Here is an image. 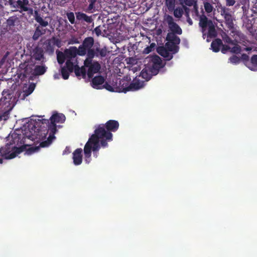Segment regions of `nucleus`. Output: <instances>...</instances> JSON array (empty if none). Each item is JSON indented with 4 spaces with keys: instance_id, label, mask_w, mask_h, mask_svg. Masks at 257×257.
<instances>
[{
    "instance_id": "nucleus-12",
    "label": "nucleus",
    "mask_w": 257,
    "mask_h": 257,
    "mask_svg": "<svg viewBox=\"0 0 257 257\" xmlns=\"http://www.w3.org/2000/svg\"><path fill=\"white\" fill-rule=\"evenodd\" d=\"M54 139L48 137L46 141L42 142L39 146L29 147L26 150V153L28 155H31L35 152H38L40 148H44L48 147L52 142Z\"/></svg>"
},
{
    "instance_id": "nucleus-27",
    "label": "nucleus",
    "mask_w": 257,
    "mask_h": 257,
    "mask_svg": "<svg viewBox=\"0 0 257 257\" xmlns=\"http://www.w3.org/2000/svg\"><path fill=\"white\" fill-rule=\"evenodd\" d=\"M179 1L186 13H188L189 9L186 6L191 7L196 4L195 0H179Z\"/></svg>"
},
{
    "instance_id": "nucleus-51",
    "label": "nucleus",
    "mask_w": 257,
    "mask_h": 257,
    "mask_svg": "<svg viewBox=\"0 0 257 257\" xmlns=\"http://www.w3.org/2000/svg\"><path fill=\"white\" fill-rule=\"evenodd\" d=\"M221 52L223 54H225L226 53V52L227 51H230V47H229V46L228 45H223L222 44V45L221 46Z\"/></svg>"
},
{
    "instance_id": "nucleus-56",
    "label": "nucleus",
    "mask_w": 257,
    "mask_h": 257,
    "mask_svg": "<svg viewBox=\"0 0 257 257\" xmlns=\"http://www.w3.org/2000/svg\"><path fill=\"white\" fill-rule=\"evenodd\" d=\"M91 155H84V159L86 163L89 164L91 160Z\"/></svg>"
},
{
    "instance_id": "nucleus-54",
    "label": "nucleus",
    "mask_w": 257,
    "mask_h": 257,
    "mask_svg": "<svg viewBox=\"0 0 257 257\" xmlns=\"http://www.w3.org/2000/svg\"><path fill=\"white\" fill-rule=\"evenodd\" d=\"M227 6H232L235 3V0H225Z\"/></svg>"
},
{
    "instance_id": "nucleus-48",
    "label": "nucleus",
    "mask_w": 257,
    "mask_h": 257,
    "mask_svg": "<svg viewBox=\"0 0 257 257\" xmlns=\"http://www.w3.org/2000/svg\"><path fill=\"white\" fill-rule=\"evenodd\" d=\"M8 90H4L3 92H2V97L0 99V101H3V102H7L8 101L6 100V99H7V96L8 95L9 96V98H10V94L8 93Z\"/></svg>"
},
{
    "instance_id": "nucleus-5",
    "label": "nucleus",
    "mask_w": 257,
    "mask_h": 257,
    "mask_svg": "<svg viewBox=\"0 0 257 257\" xmlns=\"http://www.w3.org/2000/svg\"><path fill=\"white\" fill-rule=\"evenodd\" d=\"M34 16L36 21L39 23V25L36 27L34 33L33 35L32 38L34 41L38 40L40 36L44 35L46 32V30L44 28L48 26V22L44 20L41 17L40 14L38 13V11L34 12Z\"/></svg>"
},
{
    "instance_id": "nucleus-13",
    "label": "nucleus",
    "mask_w": 257,
    "mask_h": 257,
    "mask_svg": "<svg viewBox=\"0 0 257 257\" xmlns=\"http://www.w3.org/2000/svg\"><path fill=\"white\" fill-rule=\"evenodd\" d=\"M18 18L16 16H12L7 20V29L12 32H16L18 30L17 27L19 24Z\"/></svg>"
},
{
    "instance_id": "nucleus-57",
    "label": "nucleus",
    "mask_w": 257,
    "mask_h": 257,
    "mask_svg": "<svg viewBox=\"0 0 257 257\" xmlns=\"http://www.w3.org/2000/svg\"><path fill=\"white\" fill-rule=\"evenodd\" d=\"M241 59L244 61H248L249 60V57L246 54H242L241 55Z\"/></svg>"
},
{
    "instance_id": "nucleus-33",
    "label": "nucleus",
    "mask_w": 257,
    "mask_h": 257,
    "mask_svg": "<svg viewBox=\"0 0 257 257\" xmlns=\"http://www.w3.org/2000/svg\"><path fill=\"white\" fill-rule=\"evenodd\" d=\"M250 62L252 66L248 67L251 70H255V68H257V55H253L250 59Z\"/></svg>"
},
{
    "instance_id": "nucleus-32",
    "label": "nucleus",
    "mask_w": 257,
    "mask_h": 257,
    "mask_svg": "<svg viewBox=\"0 0 257 257\" xmlns=\"http://www.w3.org/2000/svg\"><path fill=\"white\" fill-rule=\"evenodd\" d=\"M173 10H174V15L176 18H180L182 17L184 10L183 8H174Z\"/></svg>"
},
{
    "instance_id": "nucleus-6",
    "label": "nucleus",
    "mask_w": 257,
    "mask_h": 257,
    "mask_svg": "<svg viewBox=\"0 0 257 257\" xmlns=\"http://www.w3.org/2000/svg\"><path fill=\"white\" fill-rule=\"evenodd\" d=\"M177 35L174 33H168L166 38L167 42L165 46L172 51L173 54L177 53L179 50L178 45L180 43L181 40Z\"/></svg>"
},
{
    "instance_id": "nucleus-64",
    "label": "nucleus",
    "mask_w": 257,
    "mask_h": 257,
    "mask_svg": "<svg viewBox=\"0 0 257 257\" xmlns=\"http://www.w3.org/2000/svg\"><path fill=\"white\" fill-rule=\"evenodd\" d=\"M3 163V159L0 158V164Z\"/></svg>"
},
{
    "instance_id": "nucleus-11",
    "label": "nucleus",
    "mask_w": 257,
    "mask_h": 257,
    "mask_svg": "<svg viewBox=\"0 0 257 257\" xmlns=\"http://www.w3.org/2000/svg\"><path fill=\"white\" fill-rule=\"evenodd\" d=\"M94 44V39L91 37L86 38L82 44L79 46V52L81 56H84L86 54L87 50L91 48Z\"/></svg>"
},
{
    "instance_id": "nucleus-39",
    "label": "nucleus",
    "mask_w": 257,
    "mask_h": 257,
    "mask_svg": "<svg viewBox=\"0 0 257 257\" xmlns=\"http://www.w3.org/2000/svg\"><path fill=\"white\" fill-rule=\"evenodd\" d=\"M96 54L98 55V57L99 56L104 57L106 55V50L105 48H101L97 47L96 48Z\"/></svg>"
},
{
    "instance_id": "nucleus-62",
    "label": "nucleus",
    "mask_w": 257,
    "mask_h": 257,
    "mask_svg": "<svg viewBox=\"0 0 257 257\" xmlns=\"http://www.w3.org/2000/svg\"><path fill=\"white\" fill-rule=\"evenodd\" d=\"M3 116H4V115H0V121H1V120H2V119H3Z\"/></svg>"
},
{
    "instance_id": "nucleus-3",
    "label": "nucleus",
    "mask_w": 257,
    "mask_h": 257,
    "mask_svg": "<svg viewBox=\"0 0 257 257\" xmlns=\"http://www.w3.org/2000/svg\"><path fill=\"white\" fill-rule=\"evenodd\" d=\"M8 2L10 7L14 9V12H26L29 16L34 14V11L29 0H9Z\"/></svg>"
},
{
    "instance_id": "nucleus-40",
    "label": "nucleus",
    "mask_w": 257,
    "mask_h": 257,
    "mask_svg": "<svg viewBox=\"0 0 257 257\" xmlns=\"http://www.w3.org/2000/svg\"><path fill=\"white\" fill-rule=\"evenodd\" d=\"M70 73V72L69 71V70H68L65 67H63L61 68V74L62 78L66 80L68 79Z\"/></svg>"
},
{
    "instance_id": "nucleus-34",
    "label": "nucleus",
    "mask_w": 257,
    "mask_h": 257,
    "mask_svg": "<svg viewBox=\"0 0 257 257\" xmlns=\"http://www.w3.org/2000/svg\"><path fill=\"white\" fill-rule=\"evenodd\" d=\"M222 38L223 41L225 43L234 45L235 42L234 40H232L226 33H224L222 35Z\"/></svg>"
},
{
    "instance_id": "nucleus-61",
    "label": "nucleus",
    "mask_w": 257,
    "mask_h": 257,
    "mask_svg": "<svg viewBox=\"0 0 257 257\" xmlns=\"http://www.w3.org/2000/svg\"><path fill=\"white\" fill-rule=\"evenodd\" d=\"M58 74H55V75H54V78H55V79H57V78H58L59 77H58Z\"/></svg>"
},
{
    "instance_id": "nucleus-31",
    "label": "nucleus",
    "mask_w": 257,
    "mask_h": 257,
    "mask_svg": "<svg viewBox=\"0 0 257 257\" xmlns=\"http://www.w3.org/2000/svg\"><path fill=\"white\" fill-rule=\"evenodd\" d=\"M93 140V138H89L88 142L86 143L84 148V155H91L92 146H91V140Z\"/></svg>"
},
{
    "instance_id": "nucleus-1",
    "label": "nucleus",
    "mask_w": 257,
    "mask_h": 257,
    "mask_svg": "<svg viewBox=\"0 0 257 257\" xmlns=\"http://www.w3.org/2000/svg\"><path fill=\"white\" fill-rule=\"evenodd\" d=\"M29 129L35 139L45 138L48 132H50L49 137L55 139V134L57 131L56 124L50 122L48 119H38L34 124L32 122L29 124Z\"/></svg>"
},
{
    "instance_id": "nucleus-50",
    "label": "nucleus",
    "mask_w": 257,
    "mask_h": 257,
    "mask_svg": "<svg viewBox=\"0 0 257 257\" xmlns=\"http://www.w3.org/2000/svg\"><path fill=\"white\" fill-rule=\"evenodd\" d=\"M93 58H90L88 57H87V58L85 60L84 62V67H89L91 65L93 64V62H92Z\"/></svg>"
},
{
    "instance_id": "nucleus-22",
    "label": "nucleus",
    "mask_w": 257,
    "mask_h": 257,
    "mask_svg": "<svg viewBox=\"0 0 257 257\" xmlns=\"http://www.w3.org/2000/svg\"><path fill=\"white\" fill-rule=\"evenodd\" d=\"M78 65V61L77 59L70 60L67 59L65 63L66 68L69 70L70 72L75 71V66Z\"/></svg>"
},
{
    "instance_id": "nucleus-25",
    "label": "nucleus",
    "mask_w": 257,
    "mask_h": 257,
    "mask_svg": "<svg viewBox=\"0 0 257 257\" xmlns=\"http://www.w3.org/2000/svg\"><path fill=\"white\" fill-rule=\"evenodd\" d=\"M45 49L46 52L53 53L54 51L55 44L51 39L47 40L44 43Z\"/></svg>"
},
{
    "instance_id": "nucleus-14",
    "label": "nucleus",
    "mask_w": 257,
    "mask_h": 257,
    "mask_svg": "<svg viewBox=\"0 0 257 257\" xmlns=\"http://www.w3.org/2000/svg\"><path fill=\"white\" fill-rule=\"evenodd\" d=\"M64 53L67 59L75 60L77 59L76 58L77 55L81 56L79 48L77 49L75 46L70 47L68 49H65Z\"/></svg>"
},
{
    "instance_id": "nucleus-8",
    "label": "nucleus",
    "mask_w": 257,
    "mask_h": 257,
    "mask_svg": "<svg viewBox=\"0 0 257 257\" xmlns=\"http://www.w3.org/2000/svg\"><path fill=\"white\" fill-rule=\"evenodd\" d=\"M219 12L221 15L223 17L227 28L230 30H233L234 28V26L230 9L224 6H221L219 7Z\"/></svg>"
},
{
    "instance_id": "nucleus-47",
    "label": "nucleus",
    "mask_w": 257,
    "mask_h": 257,
    "mask_svg": "<svg viewBox=\"0 0 257 257\" xmlns=\"http://www.w3.org/2000/svg\"><path fill=\"white\" fill-rule=\"evenodd\" d=\"M89 5L87 9L86 12H92V10L94 9L95 8V4L96 2V0H89Z\"/></svg>"
},
{
    "instance_id": "nucleus-16",
    "label": "nucleus",
    "mask_w": 257,
    "mask_h": 257,
    "mask_svg": "<svg viewBox=\"0 0 257 257\" xmlns=\"http://www.w3.org/2000/svg\"><path fill=\"white\" fill-rule=\"evenodd\" d=\"M73 161L75 165H80L82 162V149L78 148L75 150L73 153Z\"/></svg>"
},
{
    "instance_id": "nucleus-28",
    "label": "nucleus",
    "mask_w": 257,
    "mask_h": 257,
    "mask_svg": "<svg viewBox=\"0 0 257 257\" xmlns=\"http://www.w3.org/2000/svg\"><path fill=\"white\" fill-rule=\"evenodd\" d=\"M141 87L142 86L139 82H132L128 87L123 88L122 92L126 93L130 90H137L140 89Z\"/></svg>"
},
{
    "instance_id": "nucleus-53",
    "label": "nucleus",
    "mask_w": 257,
    "mask_h": 257,
    "mask_svg": "<svg viewBox=\"0 0 257 257\" xmlns=\"http://www.w3.org/2000/svg\"><path fill=\"white\" fill-rule=\"evenodd\" d=\"M94 32L95 33V34L97 36H99L100 35H101V29L100 28V27L98 26V27H96L94 30Z\"/></svg>"
},
{
    "instance_id": "nucleus-59",
    "label": "nucleus",
    "mask_w": 257,
    "mask_h": 257,
    "mask_svg": "<svg viewBox=\"0 0 257 257\" xmlns=\"http://www.w3.org/2000/svg\"><path fill=\"white\" fill-rule=\"evenodd\" d=\"M251 49L252 48L251 47H246L244 48V50L246 51H250Z\"/></svg>"
},
{
    "instance_id": "nucleus-58",
    "label": "nucleus",
    "mask_w": 257,
    "mask_h": 257,
    "mask_svg": "<svg viewBox=\"0 0 257 257\" xmlns=\"http://www.w3.org/2000/svg\"><path fill=\"white\" fill-rule=\"evenodd\" d=\"M147 73L146 72V70L145 69H143L141 72V75H142V77H143L144 78H147Z\"/></svg>"
},
{
    "instance_id": "nucleus-46",
    "label": "nucleus",
    "mask_w": 257,
    "mask_h": 257,
    "mask_svg": "<svg viewBox=\"0 0 257 257\" xmlns=\"http://www.w3.org/2000/svg\"><path fill=\"white\" fill-rule=\"evenodd\" d=\"M155 46V43H152L150 46L147 47L146 48L144 49L143 50V53L145 54H148L151 52L153 50L154 48V47Z\"/></svg>"
},
{
    "instance_id": "nucleus-52",
    "label": "nucleus",
    "mask_w": 257,
    "mask_h": 257,
    "mask_svg": "<svg viewBox=\"0 0 257 257\" xmlns=\"http://www.w3.org/2000/svg\"><path fill=\"white\" fill-rule=\"evenodd\" d=\"M104 87L107 90L109 91H113L114 89L112 86H111L110 84H108L107 83H105L104 85Z\"/></svg>"
},
{
    "instance_id": "nucleus-19",
    "label": "nucleus",
    "mask_w": 257,
    "mask_h": 257,
    "mask_svg": "<svg viewBox=\"0 0 257 257\" xmlns=\"http://www.w3.org/2000/svg\"><path fill=\"white\" fill-rule=\"evenodd\" d=\"M210 21H212L210 20H208V18L206 17V16L204 15H202L200 16L199 25L202 28V33H204L206 30L207 27H208L209 25H210Z\"/></svg>"
},
{
    "instance_id": "nucleus-20",
    "label": "nucleus",
    "mask_w": 257,
    "mask_h": 257,
    "mask_svg": "<svg viewBox=\"0 0 257 257\" xmlns=\"http://www.w3.org/2000/svg\"><path fill=\"white\" fill-rule=\"evenodd\" d=\"M104 81L105 80L103 76L101 75L95 76L92 79V86L94 88L98 89L99 85L104 83Z\"/></svg>"
},
{
    "instance_id": "nucleus-43",
    "label": "nucleus",
    "mask_w": 257,
    "mask_h": 257,
    "mask_svg": "<svg viewBox=\"0 0 257 257\" xmlns=\"http://www.w3.org/2000/svg\"><path fill=\"white\" fill-rule=\"evenodd\" d=\"M32 70L30 68V67L27 66L24 70L23 73L22 74L23 75V77L22 79L27 78L29 76L30 73L32 72Z\"/></svg>"
},
{
    "instance_id": "nucleus-44",
    "label": "nucleus",
    "mask_w": 257,
    "mask_h": 257,
    "mask_svg": "<svg viewBox=\"0 0 257 257\" xmlns=\"http://www.w3.org/2000/svg\"><path fill=\"white\" fill-rule=\"evenodd\" d=\"M67 17L71 24L75 23V16L73 12H68L66 14Z\"/></svg>"
},
{
    "instance_id": "nucleus-55",
    "label": "nucleus",
    "mask_w": 257,
    "mask_h": 257,
    "mask_svg": "<svg viewBox=\"0 0 257 257\" xmlns=\"http://www.w3.org/2000/svg\"><path fill=\"white\" fill-rule=\"evenodd\" d=\"M51 40L53 41V43L55 44V46L57 45L58 47H60V41L58 39L53 37Z\"/></svg>"
},
{
    "instance_id": "nucleus-21",
    "label": "nucleus",
    "mask_w": 257,
    "mask_h": 257,
    "mask_svg": "<svg viewBox=\"0 0 257 257\" xmlns=\"http://www.w3.org/2000/svg\"><path fill=\"white\" fill-rule=\"evenodd\" d=\"M76 14V17L77 20L79 21H84L87 23H91L93 22V19L91 16H88L86 14L82 12H77Z\"/></svg>"
},
{
    "instance_id": "nucleus-29",
    "label": "nucleus",
    "mask_w": 257,
    "mask_h": 257,
    "mask_svg": "<svg viewBox=\"0 0 257 257\" xmlns=\"http://www.w3.org/2000/svg\"><path fill=\"white\" fill-rule=\"evenodd\" d=\"M33 58L36 60L40 61L44 58L43 50L41 48H36L34 50Z\"/></svg>"
},
{
    "instance_id": "nucleus-63",
    "label": "nucleus",
    "mask_w": 257,
    "mask_h": 257,
    "mask_svg": "<svg viewBox=\"0 0 257 257\" xmlns=\"http://www.w3.org/2000/svg\"><path fill=\"white\" fill-rule=\"evenodd\" d=\"M55 0H49L50 3L55 2Z\"/></svg>"
},
{
    "instance_id": "nucleus-35",
    "label": "nucleus",
    "mask_w": 257,
    "mask_h": 257,
    "mask_svg": "<svg viewBox=\"0 0 257 257\" xmlns=\"http://www.w3.org/2000/svg\"><path fill=\"white\" fill-rule=\"evenodd\" d=\"M176 0H165V4L169 11H172L175 8Z\"/></svg>"
},
{
    "instance_id": "nucleus-38",
    "label": "nucleus",
    "mask_w": 257,
    "mask_h": 257,
    "mask_svg": "<svg viewBox=\"0 0 257 257\" xmlns=\"http://www.w3.org/2000/svg\"><path fill=\"white\" fill-rule=\"evenodd\" d=\"M234 46L232 48H230V52L232 53L239 54L241 52V47L240 46L236 44V41L235 42Z\"/></svg>"
},
{
    "instance_id": "nucleus-7",
    "label": "nucleus",
    "mask_w": 257,
    "mask_h": 257,
    "mask_svg": "<svg viewBox=\"0 0 257 257\" xmlns=\"http://www.w3.org/2000/svg\"><path fill=\"white\" fill-rule=\"evenodd\" d=\"M105 132L103 130L101 131L99 129H95L94 133L92 135L90 138H93L91 140L92 150L93 152L98 151L100 149L101 144H99V141L101 142V140H103L104 138L102 137L105 135Z\"/></svg>"
},
{
    "instance_id": "nucleus-37",
    "label": "nucleus",
    "mask_w": 257,
    "mask_h": 257,
    "mask_svg": "<svg viewBox=\"0 0 257 257\" xmlns=\"http://www.w3.org/2000/svg\"><path fill=\"white\" fill-rule=\"evenodd\" d=\"M65 60H67V58L65 56L64 53H63L62 52H59V53L57 54L58 62L59 64H62L65 62Z\"/></svg>"
},
{
    "instance_id": "nucleus-36",
    "label": "nucleus",
    "mask_w": 257,
    "mask_h": 257,
    "mask_svg": "<svg viewBox=\"0 0 257 257\" xmlns=\"http://www.w3.org/2000/svg\"><path fill=\"white\" fill-rule=\"evenodd\" d=\"M86 54H87V57L90 58H93L95 56L98 57V55L96 54V49L92 48L87 50Z\"/></svg>"
},
{
    "instance_id": "nucleus-9",
    "label": "nucleus",
    "mask_w": 257,
    "mask_h": 257,
    "mask_svg": "<svg viewBox=\"0 0 257 257\" xmlns=\"http://www.w3.org/2000/svg\"><path fill=\"white\" fill-rule=\"evenodd\" d=\"M149 65V69L153 75L157 74L159 70L164 66L161 58L156 55L151 57Z\"/></svg>"
},
{
    "instance_id": "nucleus-18",
    "label": "nucleus",
    "mask_w": 257,
    "mask_h": 257,
    "mask_svg": "<svg viewBox=\"0 0 257 257\" xmlns=\"http://www.w3.org/2000/svg\"><path fill=\"white\" fill-rule=\"evenodd\" d=\"M65 116L62 113H56L53 114L50 119L51 122L56 124V123H63L65 120Z\"/></svg>"
},
{
    "instance_id": "nucleus-45",
    "label": "nucleus",
    "mask_w": 257,
    "mask_h": 257,
    "mask_svg": "<svg viewBox=\"0 0 257 257\" xmlns=\"http://www.w3.org/2000/svg\"><path fill=\"white\" fill-rule=\"evenodd\" d=\"M204 7L205 10L207 13H210L212 12L213 10V6L211 4L208 2H205L204 3Z\"/></svg>"
},
{
    "instance_id": "nucleus-10",
    "label": "nucleus",
    "mask_w": 257,
    "mask_h": 257,
    "mask_svg": "<svg viewBox=\"0 0 257 257\" xmlns=\"http://www.w3.org/2000/svg\"><path fill=\"white\" fill-rule=\"evenodd\" d=\"M164 21L167 23L171 32L168 33H174L175 34L181 35L182 30L180 26L174 22L172 16L167 15L164 17Z\"/></svg>"
},
{
    "instance_id": "nucleus-41",
    "label": "nucleus",
    "mask_w": 257,
    "mask_h": 257,
    "mask_svg": "<svg viewBox=\"0 0 257 257\" xmlns=\"http://www.w3.org/2000/svg\"><path fill=\"white\" fill-rule=\"evenodd\" d=\"M35 84H34V83L31 84L29 86L28 88L24 91V93H25L24 95H25L26 96H28L29 95L31 94L33 92V91L35 89Z\"/></svg>"
},
{
    "instance_id": "nucleus-4",
    "label": "nucleus",
    "mask_w": 257,
    "mask_h": 257,
    "mask_svg": "<svg viewBox=\"0 0 257 257\" xmlns=\"http://www.w3.org/2000/svg\"><path fill=\"white\" fill-rule=\"evenodd\" d=\"M25 149V147H17L13 141H11L0 148V154L6 159H12L23 152Z\"/></svg>"
},
{
    "instance_id": "nucleus-23",
    "label": "nucleus",
    "mask_w": 257,
    "mask_h": 257,
    "mask_svg": "<svg viewBox=\"0 0 257 257\" xmlns=\"http://www.w3.org/2000/svg\"><path fill=\"white\" fill-rule=\"evenodd\" d=\"M222 45V40L219 38H217L213 40L211 44V47L213 52H218L220 51Z\"/></svg>"
},
{
    "instance_id": "nucleus-24",
    "label": "nucleus",
    "mask_w": 257,
    "mask_h": 257,
    "mask_svg": "<svg viewBox=\"0 0 257 257\" xmlns=\"http://www.w3.org/2000/svg\"><path fill=\"white\" fill-rule=\"evenodd\" d=\"M75 67L74 73L76 76L78 77L81 76L83 78H85L86 75V70L84 66L79 67L78 65H76Z\"/></svg>"
},
{
    "instance_id": "nucleus-26",
    "label": "nucleus",
    "mask_w": 257,
    "mask_h": 257,
    "mask_svg": "<svg viewBox=\"0 0 257 257\" xmlns=\"http://www.w3.org/2000/svg\"><path fill=\"white\" fill-rule=\"evenodd\" d=\"M47 68L45 66L37 65L34 69L33 74L35 76L42 75L46 72Z\"/></svg>"
},
{
    "instance_id": "nucleus-17",
    "label": "nucleus",
    "mask_w": 257,
    "mask_h": 257,
    "mask_svg": "<svg viewBox=\"0 0 257 257\" xmlns=\"http://www.w3.org/2000/svg\"><path fill=\"white\" fill-rule=\"evenodd\" d=\"M158 53L162 56L166 58L167 60H170L173 58V55L170 53L171 52L166 48L164 47H159L157 49Z\"/></svg>"
},
{
    "instance_id": "nucleus-42",
    "label": "nucleus",
    "mask_w": 257,
    "mask_h": 257,
    "mask_svg": "<svg viewBox=\"0 0 257 257\" xmlns=\"http://www.w3.org/2000/svg\"><path fill=\"white\" fill-rule=\"evenodd\" d=\"M230 63L233 64H237L240 62V58L236 55H233L229 58Z\"/></svg>"
},
{
    "instance_id": "nucleus-49",
    "label": "nucleus",
    "mask_w": 257,
    "mask_h": 257,
    "mask_svg": "<svg viewBox=\"0 0 257 257\" xmlns=\"http://www.w3.org/2000/svg\"><path fill=\"white\" fill-rule=\"evenodd\" d=\"M232 32L234 33L235 35L238 36L240 38V40H244L245 39V36L240 31L236 30L232 31Z\"/></svg>"
},
{
    "instance_id": "nucleus-60",
    "label": "nucleus",
    "mask_w": 257,
    "mask_h": 257,
    "mask_svg": "<svg viewBox=\"0 0 257 257\" xmlns=\"http://www.w3.org/2000/svg\"><path fill=\"white\" fill-rule=\"evenodd\" d=\"M188 22L190 25H192V21L190 19H189V20H188Z\"/></svg>"
},
{
    "instance_id": "nucleus-30",
    "label": "nucleus",
    "mask_w": 257,
    "mask_h": 257,
    "mask_svg": "<svg viewBox=\"0 0 257 257\" xmlns=\"http://www.w3.org/2000/svg\"><path fill=\"white\" fill-rule=\"evenodd\" d=\"M208 37L214 38L217 36V32L212 21L210 22V25L208 26Z\"/></svg>"
},
{
    "instance_id": "nucleus-15",
    "label": "nucleus",
    "mask_w": 257,
    "mask_h": 257,
    "mask_svg": "<svg viewBox=\"0 0 257 257\" xmlns=\"http://www.w3.org/2000/svg\"><path fill=\"white\" fill-rule=\"evenodd\" d=\"M101 68L100 64L97 61H94L89 67L87 71V76L89 78H92L94 74L98 73Z\"/></svg>"
},
{
    "instance_id": "nucleus-2",
    "label": "nucleus",
    "mask_w": 257,
    "mask_h": 257,
    "mask_svg": "<svg viewBox=\"0 0 257 257\" xmlns=\"http://www.w3.org/2000/svg\"><path fill=\"white\" fill-rule=\"evenodd\" d=\"M119 127V123L115 120H109L107 121L105 124H99L96 129H99L101 131L103 130L105 132V135L102 136L104 139L101 140L100 144L101 147L105 148L107 147V142L112 140V134L111 132H116Z\"/></svg>"
}]
</instances>
